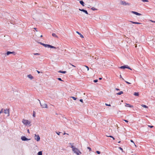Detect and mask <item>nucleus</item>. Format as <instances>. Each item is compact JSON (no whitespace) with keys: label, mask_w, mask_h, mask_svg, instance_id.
I'll list each match as a JSON object with an SVG mask.
<instances>
[{"label":"nucleus","mask_w":155,"mask_h":155,"mask_svg":"<svg viewBox=\"0 0 155 155\" xmlns=\"http://www.w3.org/2000/svg\"><path fill=\"white\" fill-rule=\"evenodd\" d=\"M72 150L74 153H76L77 155H80V154L81 153L80 150L76 148H73Z\"/></svg>","instance_id":"obj_1"},{"label":"nucleus","mask_w":155,"mask_h":155,"mask_svg":"<svg viewBox=\"0 0 155 155\" xmlns=\"http://www.w3.org/2000/svg\"><path fill=\"white\" fill-rule=\"evenodd\" d=\"M22 122L24 125H29L31 123L28 120H26L24 119H23Z\"/></svg>","instance_id":"obj_2"},{"label":"nucleus","mask_w":155,"mask_h":155,"mask_svg":"<svg viewBox=\"0 0 155 155\" xmlns=\"http://www.w3.org/2000/svg\"><path fill=\"white\" fill-rule=\"evenodd\" d=\"M38 100L39 101L41 107H42V108H47L48 107V105H47V104H46L45 103L42 104H41L40 100L38 99Z\"/></svg>","instance_id":"obj_3"},{"label":"nucleus","mask_w":155,"mask_h":155,"mask_svg":"<svg viewBox=\"0 0 155 155\" xmlns=\"http://www.w3.org/2000/svg\"><path fill=\"white\" fill-rule=\"evenodd\" d=\"M120 68L124 69L125 68L128 69L130 70H132V69L129 67L128 65H124V66H121L120 67Z\"/></svg>","instance_id":"obj_4"},{"label":"nucleus","mask_w":155,"mask_h":155,"mask_svg":"<svg viewBox=\"0 0 155 155\" xmlns=\"http://www.w3.org/2000/svg\"><path fill=\"white\" fill-rule=\"evenodd\" d=\"M3 112L5 114H7V116H8L9 115V109H4Z\"/></svg>","instance_id":"obj_5"},{"label":"nucleus","mask_w":155,"mask_h":155,"mask_svg":"<svg viewBox=\"0 0 155 155\" xmlns=\"http://www.w3.org/2000/svg\"><path fill=\"white\" fill-rule=\"evenodd\" d=\"M120 4L121 5H130L129 3L128 2H126L125 1H121Z\"/></svg>","instance_id":"obj_6"},{"label":"nucleus","mask_w":155,"mask_h":155,"mask_svg":"<svg viewBox=\"0 0 155 155\" xmlns=\"http://www.w3.org/2000/svg\"><path fill=\"white\" fill-rule=\"evenodd\" d=\"M21 139L23 141H28L30 140V139H28L24 136H22L21 137Z\"/></svg>","instance_id":"obj_7"},{"label":"nucleus","mask_w":155,"mask_h":155,"mask_svg":"<svg viewBox=\"0 0 155 155\" xmlns=\"http://www.w3.org/2000/svg\"><path fill=\"white\" fill-rule=\"evenodd\" d=\"M11 54H13L14 55H15L16 54L15 52L14 51L11 52V51H8L7 52L6 54L7 55H8Z\"/></svg>","instance_id":"obj_8"},{"label":"nucleus","mask_w":155,"mask_h":155,"mask_svg":"<svg viewBox=\"0 0 155 155\" xmlns=\"http://www.w3.org/2000/svg\"><path fill=\"white\" fill-rule=\"evenodd\" d=\"M36 137V138H35V139L37 141H38L40 140V137L39 135H37L36 134H35V137Z\"/></svg>","instance_id":"obj_9"},{"label":"nucleus","mask_w":155,"mask_h":155,"mask_svg":"<svg viewBox=\"0 0 155 155\" xmlns=\"http://www.w3.org/2000/svg\"><path fill=\"white\" fill-rule=\"evenodd\" d=\"M79 10L80 11H81L83 12H84L86 14H88V13L87 12V10H84V9H80V8H79Z\"/></svg>","instance_id":"obj_10"},{"label":"nucleus","mask_w":155,"mask_h":155,"mask_svg":"<svg viewBox=\"0 0 155 155\" xmlns=\"http://www.w3.org/2000/svg\"><path fill=\"white\" fill-rule=\"evenodd\" d=\"M131 12L137 15L140 16L142 15L141 14L138 13L136 12L132 11Z\"/></svg>","instance_id":"obj_11"},{"label":"nucleus","mask_w":155,"mask_h":155,"mask_svg":"<svg viewBox=\"0 0 155 155\" xmlns=\"http://www.w3.org/2000/svg\"><path fill=\"white\" fill-rule=\"evenodd\" d=\"M125 106L126 107H129L131 108H133L134 107L133 106L130 105V104L127 103H126Z\"/></svg>","instance_id":"obj_12"},{"label":"nucleus","mask_w":155,"mask_h":155,"mask_svg":"<svg viewBox=\"0 0 155 155\" xmlns=\"http://www.w3.org/2000/svg\"><path fill=\"white\" fill-rule=\"evenodd\" d=\"M129 21L131 23H132L133 24H141V23H140V22H134V21Z\"/></svg>","instance_id":"obj_13"},{"label":"nucleus","mask_w":155,"mask_h":155,"mask_svg":"<svg viewBox=\"0 0 155 155\" xmlns=\"http://www.w3.org/2000/svg\"><path fill=\"white\" fill-rule=\"evenodd\" d=\"M45 47H48V48H54L53 46L50 45H48V44H46Z\"/></svg>","instance_id":"obj_14"},{"label":"nucleus","mask_w":155,"mask_h":155,"mask_svg":"<svg viewBox=\"0 0 155 155\" xmlns=\"http://www.w3.org/2000/svg\"><path fill=\"white\" fill-rule=\"evenodd\" d=\"M27 77L31 80L34 78L33 77L31 74L28 75Z\"/></svg>","instance_id":"obj_15"},{"label":"nucleus","mask_w":155,"mask_h":155,"mask_svg":"<svg viewBox=\"0 0 155 155\" xmlns=\"http://www.w3.org/2000/svg\"><path fill=\"white\" fill-rule=\"evenodd\" d=\"M79 2L83 6H84V3L83 1H80Z\"/></svg>","instance_id":"obj_16"},{"label":"nucleus","mask_w":155,"mask_h":155,"mask_svg":"<svg viewBox=\"0 0 155 155\" xmlns=\"http://www.w3.org/2000/svg\"><path fill=\"white\" fill-rule=\"evenodd\" d=\"M76 33H78V35H80V37L81 38H84L83 36L81 33H80V32H79L77 31H76Z\"/></svg>","instance_id":"obj_17"},{"label":"nucleus","mask_w":155,"mask_h":155,"mask_svg":"<svg viewBox=\"0 0 155 155\" xmlns=\"http://www.w3.org/2000/svg\"><path fill=\"white\" fill-rule=\"evenodd\" d=\"M52 35L53 37L56 38H58V37L54 33H53Z\"/></svg>","instance_id":"obj_18"},{"label":"nucleus","mask_w":155,"mask_h":155,"mask_svg":"<svg viewBox=\"0 0 155 155\" xmlns=\"http://www.w3.org/2000/svg\"><path fill=\"white\" fill-rule=\"evenodd\" d=\"M69 144L71 146V147L72 148V150L73 149V148H75L74 147V146H73V144H74L73 143H70Z\"/></svg>","instance_id":"obj_19"},{"label":"nucleus","mask_w":155,"mask_h":155,"mask_svg":"<svg viewBox=\"0 0 155 155\" xmlns=\"http://www.w3.org/2000/svg\"><path fill=\"white\" fill-rule=\"evenodd\" d=\"M38 43L40 44L41 45H43V46H44V47H45V46H46V44H44V43H43L41 42H38Z\"/></svg>","instance_id":"obj_20"},{"label":"nucleus","mask_w":155,"mask_h":155,"mask_svg":"<svg viewBox=\"0 0 155 155\" xmlns=\"http://www.w3.org/2000/svg\"><path fill=\"white\" fill-rule=\"evenodd\" d=\"M58 72L59 73H63V74H65L66 73V71H61V70L59 71H58Z\"/></svg>","instance_id":"obj_21"},{"label":"nucleus","mask_w":155,"mask_h":155,"mask_svg":"<svg viewBox=\"0 0 155 155\" xmlns=\"http://www.w3.org/2000/svg\"><path fill=\"white\" fill-rule=\"evenodd\" d=\"M134 95L136 96H138L139 93L138 92H135L134 94Z\"/></svg>","instance_id":"obj_22"},{"label":"nucleus","mask_w":155,"mask_h":155,"mask_svg":"<svg viewBox=\"0 0 155 155\" xmlns=\"http://www.w3.org/2000/svg\"><path fill=\"white\" fill-rule=\"evenodd\" d=\"M42 152L41 151H40L38 152L37 153V155H42Z\"/></svg>","instance_id":"obj_23"},{"label":"nucleus","mask_w":155,"mask_h":155,"mask_svg":"<svg viewBox=\"0 0 155 155\" xmlns=\"http://www.w3.org/2000/svg\"><path fill=\"white\" fill-rule=\"evenodd\" d=\"M141 106L143 107H144L145 108H148V107L146 105H144V104H142L141 105Z\"/></svg>","instance_id":"obj_24"},{"label":"nucleus","mask_w":155,"mask_h":155,"mask_svg":"<svg viewBox=\"0 0 155 155\" xmlns=\"http://www.w3.org/2000/svg\"><path fill=\"white\" fill-rule=\"evenodd\" d=\"M91 9L93 11L97 10V9L95 8L94 7L91 8Z\"/></svg>","instance_id":"obj_25"},{"label":"nucleus","mask_w":155,"mask_h":155,"mask_svg":"<svg viewBox=\"0 0 155 155\" xmlns=\"http://www.w3.org/2000/svg\"><path fill=\"white\" fill-rule=\"evenodd\" d=\"M123 91H120V92H119V93H117V94H118V95H121V94H123Z\"/></svg>","instance_id":"obj_26"},{"label":"nucleus","mask_w":155,"mask_h":155,"mask_svg":"<svg viewBox=\"0 0 155 155\" xmlns=\"http://www.w3.org/2000/svg\"><path fill=\"white\" fill-rule=\"evenodd\" d=\"M71 97L74 100H76L77 99L76 97Z\"/></svg>","instance_id":"obj_27"},{"label":"nucleus","mask_w":155,"mask_h":155,"mask_svg":"<svg viewBox=\"0 0 155 155\" xmlns=\"http://www.w3.org/2000/svg\"><path fill=\"white\" fill-rule=\"evenodd\" d=\"M33 117H35V112L33 111Z\"/></svg>","instance_id":"obj_28"},{"label":"nucleus","mask_w":155,"mask_h":155,"mask_svg":"<svg viewBox=\"0 0 155 155\" xmlns=\"http://www.w3.org/2000/svg\"><path fill=\"white\" fill-rule=\"evenodd\" d=\"M107 137H109L112 138L114 140H115L113 136H107Z\"/></svg>","instance_id":"obj_29"},{"label":"nucleus","mask_w":155,"mask_h":155,"mask_svg":"<svg viewBox=\"0 0 155 155\" xmlns=\"http://www.w3.org/2000/svg\"><path fill=\"white\" fill-rule=\"evenodd\" d=\"M3 109H2L0 111V114H1V113H3Z\"/></svg>","instance_id":"obj_30"},{"label":"nucleus","mask_w":155,"mask_h":155,"mask_svg":"<svg viewBox=\"0 0 155 155\" xmlns=\"http://www.w3.org/2000/svg\"><path fill=\"white\" fill-rule=\"evenodd\" d=\"M142 2H148V0H141Z\"/></svg>","instance_id":"obj_31"},{"label":"nucleus","mask_w":155,"mask_h":155,"mask_svg":"<svg viewBox=\"0 0 155 155\" xmlns=\"http://www.w3.org/2000/svg\"><path fill=\"white\" fill-rule=\"evenodd\" d=\"M105 105L107 106H111V105L109 104H108L107 103H105Z\"/></svg>","instance_id":"obj_32"},{"label":"nucleus","mask_w":155,"mask_h":155,"mask_svg":"<svg viewBox=\"0 0 155 155\" xmlns=\"http://www.w3.org/2000/svg\"><path fill=\"white\" fill-rule=\"evenodd\" d=\"M96 153L98 154H100L101 153L99 151H97Z\"/></svg>","instance_id":"obj_33"},{"label":"nucleus","mask_w":155,"mask_h":155,"mask_svg":"<svg viewBox=\"0 0 155 155\" xmlns=\"http://www.w3.org/2000/svg\"><path fill=\"white\" fill-rule=\"evenodd\" d=\"M84 66L87 68V71H88L89 70V68L88 67V66H86V65H84Z\"/></svg>","instance_id":"obj_34"},{"label":"nucleus","mask_w":155,"mask_h":155,"mask_svg":"<svg viewBox=\"0 0 155 155\" xmlns=\"http://www.w3.org/2000/svg\"><path fill=\"white\" fill-rule=\"evenodd\" d=\"M97 81H98V80H97V79L95 80L94 81V82L95 83H96V82H97Z\"/></svg>","instance_id":"obj_35"},{"label":"nucleus","mask_w":155,"mask_h":155,"mask_svg":"<svg viewBox=\"0 0 155 155\" xmlns=\"http://www.w3.org/2000/svg\"><path fill=\"white\" fill-rule=\"evenodd\" d=\"M124 81H125V82L126 83H127V84H131V83H129V82H127V81H125V80H124Z\"/></svg>","instance_id":"obj_36"},{"label":"nucleus","mask_w":155,"mask_h":155,"mask_svg":"<svg viewBox=\"0 0 155 155\" xmlns=\"http://www.w3.org/2000/svg\"><path fill=\"white\" fill-rule=\"evenodd\" d=\"M53 48H54V49H58V50L59 49V48L58 47H57V48H56V47H54L53 46Z\"/></svg>","instance_id":"obj_37"},{"label":"nucleus","mask_w":155,"mask_h":155,"mask_svg":"<svg viewBox=\"0 0 155 155\" xmlns=\"http://www.w3.org/2000/svg\"><path fill=\"white\" fill-rule=\"evenodd\" d=\"M58 80L59 81H63L62 80H61V79L60 78H58Z\"/></svg>","instance_id":"obj_38"},{"label":"nucleus","mask_w":155,"mask_h":155,"mask_svg":"<svg viewBox=\"0 0 155 155\" xmlns=\"http://www.w3.org/2000/svg\"><path fill=\"white\" fill-rule=\"evenodd\" d=\"M34 55H39V54L38 53H34Z\"/></svg>","instance_id":"obj_39"},{"label":"nucleus","mask_w":155,"mask_h":155,"mask_svg":"<svg viewBox=\"0 0 155 155\" xmlns=\"http://www.w3.org/2000/svg\"><path fill=\"white\" fill-rule=\"evenodd\" d=\"M69 64L71 65H72V66L74 67H76V66H74V65L72 64H71V63H69Z\"/></svg>","instance_id":"obj_40"},{"label":"nucleus","mask_w":155,"mask_h":155,"mask_svg":"<svg viewBox=\"0 0 155 155\" xmlns=\"http://www.w3.org/2000/svg\"><path fill=\"white\" fill-rule=\"evenodd\" d=\"M123 120L126 123H128V121L127 120Z\"/></svg>","instance_id":"obj_41"},{"label":"nucleus","mask_w":155,"mask_h":155,"mask_svg":"<svg viewBox=\"0 0 155 155\" xmlns=\"http://www.w3.org/2000/svg\"><path fill=\"white\" fill-rule=\"evenodd\" d=\"M148 127H150V128H153V126H150V125H149L148 126Z\"/></svg>","instance_id":"obj_42"},{"label":"nucleus","mask_w":155,"mask_h":155,"mask_svg":"<svg viewBox=\"0 0 155 155\" xmlns=\"http://www.w3.org/2000/svg\"><path fill=\"white\" fill-rule=\"evenodd\" d=\"M79 101L81 102H83V100L82 99H80Z\"/></svg>","instance_id":"obj_43"},{"label":"nucleus","mask_w":155,"mask_h":155,"mask_svg":"<svg viewBox=\"0 0 155 155\" xmlns=\"http://www.w3.org/2000/svg\"><path fill=\"white\" fill-rule=\"evenodd\" d=\"M36 71L39 74V73H40L41 72V73H42V72H41L40 71H38V70H36Z\"/></svg>","instance_id":"obj_44"},{"label":"nucleus","mask_w":155,"mask_h":155,"mask_svg":"<svg viewBox=\"0 0 155 155\" xmlns=\"http://www.w3.org/2000/svg\"><path fill=\"white\" fill-rule=\"evenodd\" d=\"M119 148L121 150L123 151V149L121 147H119Z\"/></svg>","instance_id":"obj_45"},{"label":"nucleus","mask_w":155,"mask_h":155,"mask_svg":"<svg viewBox=\"0 0 155 155\" xmlns=\"http://www.w3.org/2000/svg\"><path fill=\"white\" fill-rule=\"evenodd\" d=\"M120 78H122V79L123 80H124V79L123 78H122V76H121V75H120Z\"/></svg>","instance_id":"obj_46"},{"label":"nucleus","mask_w":155,"mask_h":155,"mask_svg":"<svg viewBox=\"0 0 155 155\" xmlns=\"http://www.w3.org/2000/svg\"><path fill=\"white\" fill-rule=\"evenodd\" d=\"M61 132H56V133L58 135H59L60 134Z\"/></svg>","instance_id":"obj_47"},{"label":"nucleus","mask_w":155,"mask_h":155,"mask_svg":"<svg viewBox=\"0 0 155 155\" xmlns=\"http://www.w3.org/2000/svg\"><path fill=\"white\" fill-rule=\"evenodd\" d=\"M130 141H131V142H132V143H134L135 144V143H134V141H133V140H130Z\"/></svg>","instance_id":"obj_48"},{"label":"nucleus","mask_w":155,"mask_h":155,"mask_svg":"<svg viewBox=\"0 0 155 155\" xmlns=\"http://www.w3.org/2000/svg\"><path fill=\"white\" fill-rule=\"evenodd\" d=\"M87 149H89L90 150V151H91V148L89 147H87Z\"/></svg>","instance_id":"obj_49"},{"label":"nucleus","mask_w":155,"mask_h":155,"mask_svg":"<svg viewBox=\"0 0 155 155\" xmlns=\"http://www.w3.org/2000/svg\"><path fill=\"white\" fill-rule=\"evenodd\" d=\"M99 80H101L102 79V78H99Z\"/></svg>","instance_id":"obj_50"},{"label":"nucleus","mask_w":155,"mask_h":155,"mask_svg":"<svg viewBox=\"0 0 155 155\" xmlns=\"http://www.w3.org/2000/svg\"><path fill=\"white\" fill-rule=\"evenodd\" d=\"M34 29H35L36 31H38L37 30H36V29H37V28H34Z\"/></svg>","instance_id":"obj_51"},{"label":"nucleus","mask_w":155,"mask_h":155,"mask_svg":"<svg viewBox=\"0 0 155 155\" xmlns=\"http://www.w3.org/2000/svg\"><path fill=\"white\" fill-rule=\"evenodd\" d=\"M65 134H68H68H66V133H64V134H64V135H65Z\"/></svg>","instance_id":"obj_52"},{"label":"nucleus","mask_w":155,"mask_h":155,"mask_svg":"<svg viewBox=\"0 0 155 155\" xmlns=\"http://www.w3.org/2000/svg\"><path fill=\"white\" fill-rule=\"evenodd\" d=\"M151 21L152 22H153L155 23V21H152V20H151Z\"/></svg>","instance_id":"obj_53"},{"label":"nucleus","mask_w":155,"mask_h":155,"mask_svg":"<svg viewBox=\"0 0 155 155\" xmlns=\"http://www.w3.org/2000/svg\"><path fill=\"white\" fill-rule=\"evenodd\" d=\"M27 131H28V133H29V129H28Z\"/></svg>","instance_id":"obj_54"},{"label":"nucleus","mask_w":155,"mask_h":155,"mask_svg":"<svg viewBox=\"0 0 155 155\" xmlns=\"http://www.w3.org/2000/svg\"><path fill=\"white\" fill-rule=\"evenodd\" d=\"M116 90H117V91L119 90V89L118 88H116Z\"/></svg>","instance_id":"obj_55"},{"label":"nucleus","mask_w":155,"mask_h":155,"mask_svg":"<svg viewBox=\"0 0 155 155\" xmlns=\"http://www.w3.org/2000/svg\"><path fill=\"white\" fill-rule=\"evenodd\" d=\"M42 36H42V35H41V36H40V37H42Z\"/></svg>","instance_id":"obj_56"},{"label":"nucleus","mask_w":155,"mask_h":155,"mask_svg":"<svg viewBox=\"0 0 155 155\" xmlns=\"http://www.w3.org/2000/svg\"><path fill=\"white\" fill-rule=\"evenodd\" d=\"M121 142L120 141H119L118 142V143H120Z\"/></svg>","instance_id":"obj_57"}]
</instances>
